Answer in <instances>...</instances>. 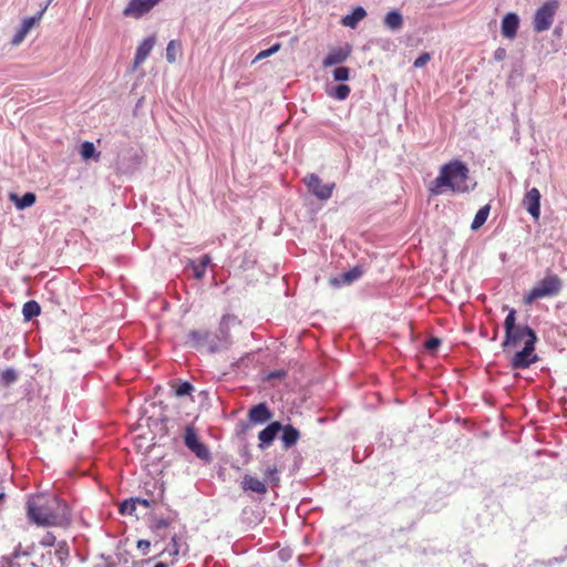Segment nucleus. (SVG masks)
<instances>
[{"instance_id": "f257e3e1", "label": "nucleus", "mask_w": 567, "mask_h": 567, "mask_svg": "<svg viewBox=\"0 0 567 567\" xmlns=\"http://www.w3.org/2000/svg\"><path fill=\"white\" fill-rule=\"evenodd\" d=\"M504 332L502 348L505 353L524 342V348L516 352L511 360L513 369H526L538 361V357L535 353L536 332L528 326L516 324L515 309H511L505 318Z\"/></svg>"}, {"instance_id": "f03ea898", "label": "nucleus", "mask_w": 567, "mask_h": 567, "mask_svg": "<svg viewBox=\"0 0 567 567\" xmlns=\"http://www.w3.org/2000/svg\"><path fill=\"white\" fill-rule=\"evenodd\" d=\"M29 518L41 526H64L69 523L68 506L54 495L38 494L28 499Z\"/></svg>"}, {"instance_id": "7ed1b4c3", "label": "nucleus", "mask_w": 567, "mask_h": 567, "mask_svg": "<svg viewBox=\"0 0 567 567\" xmlns=\"http://www.w3.org/2000/svg\"><path fill=\"white\" fill-rule=\"evenodd\" d=\"M468 178V167L458 159L451 161L441 166L437 177L429 186V193L431 196H439L447 190L457 194L467 193Z\"/></svg>"}, {"instance_id": "20e7f679", "label": "nucleus", "mask_w": 567, "mask_h": 567, "mask_svg": "<svg viewBox=\"0 0 567 567\" xmlns=\"http://www.w3.org/2000/svg\"><path fill=\"white\" fill-rule=\"evenodd\" d=\"M561 288V279L555 274H549L542 280L537 281L535 286L524 296V302L526 305H530L537 299L557 296Z\"/></svg>"}, {"instance_id": "39448f33", "label": "nucleus", "mask_w": 567, "mask_h": 567, "mask_svg": "<svg viewBox=\"0 0 567 567\" xmlns=\"http://www.w3.org/2000/svg\"><path fill=\"white\" fill-rule=\"evenodd\" d=\"M558 9V2L557 1H549L544 3L535 13L534 18V30L536 32H543L548 30L554 21V17L556 14V11Z\"/></svg>"}, {"instance_id": "423d86ee", "label": "nucleus", "mask_w": 567, "mask_h": 567, "mask_svg": "<svg viewBox=\"0 0 567 567\" xmlns=\"http://www.w3.org/2000/svg\"><path fill=\"white\" fill-rule=\"evenodd\" d=\"M309 192H311L320 200H327L332 196L336 184H322L316 174H309L303 178Z\"/></svg>"}, {"instance_id": "0eeeda50", "label": "nucleus", "mask_w": 567, "mask_h": 567, "mask_svg": "<svg viewBox=\"0 0 567 567\" xmlns=\"http://www.w3.org/2000/svg\"><path fill=\"white\" fill-rule=\"evenodd\" d=\"M236 317L231 315H225L221 317L218 328L217 341L208 344L209 352L219 351L223 348H226L230 343L229 336V323L235 321Z\"/></svg>"}, {"instance_id": "6e6552de", "label": "nucleus", "mask_w": 567, "mask_h": 567, "mask_svg": "<svg viewBox=\"0 0 567 567\" xmlns=\"http://www.w3.org/2000/svg\"><path fill=\"white\" fill-rule=\"evenodd\" d=\"M236 317L231 315H225L221 317L218 328L217 341L208 344L209 352L219 351L223 348H226L230 343L229 336V323L235 321Z\"/></svg>"}, {"instance_id": "1a4fd4ad", "label": "nucleus", "mask_w": 567, "mask_h": 567, "mask_svg": "<svg viewBox=\"0 0 567 567\" xmlns=\"http://www.w3.org/2000/svg\"><path fill=\"white\" fill-rule=\"evenodd\" d=\"M185 445L200 460H209V451L204 443H202L193 426H187L185 432Z\"/></svg>"}, {"instance_id": "9d476101", "label": "nucleus", "mask_w": 567, "mask_h": 567, "mask_svg": "<svg viewBox=\"0 0 567 567\" xmlns=\"http://www.w3.org/2000/svg\"><path fill=\"white\" fill-rule=\"evenodd\" d=\"M157 2L158 0H130L123 10V16L140 19L142 16L150 12Z\"/></svg>"}, {"instance_id": "9b49d317", "label": "nucleus", "mask_w": 567, "mask_h": 567, "mask_svg": "<svg viewBox=\"0 0 567 567\" xmlns=\"http://www.w3.org/2000/svg\"><path fill=\"white\" fill-rule=\"evenodd\" d=\"M540 193L536 187L529 189L523 199V206L537 220L540 216Z\"/></svg>"}, {"instance_id": "f8f14e48", "label": "nucleus", "mask_w": 567, "mask_h": 567, "mask_svg": "<svg viewBox=\"0 0 567 567\" xmlns=\"http://www.w3.org/2000/svg\"><path fill=\"white\" fill-rule=\"evenodd\" d=\"M156 44V37L150 35L143 40V42L137 47L134 61H133V70H137L143 62L147 59L154 45Z\"/></svg>"}, {"instance_id": "ddd939ff", "label": "nucleus", "mask_w": 567, "mask_h": 567, "mask_svg": "<svg viewBox=\"0 0 567 567\" xmlns=\"http://www.w3.org/2000/svg\"><path fill=\"white\" fill-rule=\"evenodd\" d=\"M183 546H186L187 545L185 544L184 539L182 536L177 535V534H174L171 539H169V543L162 549L161 555H167L169 557V564L171 565H174L177 559H178V556L181 554V549Z\"/></svg>"}, {"instance_id": "4468645a", "label": "nucleus", "mask_w": 567, "mask_h": 567, "mask_svg": "<svg viewBox=\"0 0 567 567\" xmlns=\"http://www.w3.org/2000/svg\"><path fill=\"white\" fill-rule=\"evenodd\" d=\"M44 10L45 8L42 11H40L38 16L25 18L22 21L20 28L17 30L16 34L12 38V45H19L24 40L30 30L41 20Z\"/></svg>"}, {"instance_id": "2eb2a0df", "label": "nucleus", "mask_w": 567, "mask_h": 567, "mask_svg": "<svg viewBox=\"0 0 567 567\" xmlns=\"http://www.w3.org/2000/svg\"><path fill=\"white\" fill-rule=\"evenodd\" d=\"M351 53V49L349 47L346 48H333L329 51L327 56L322 61V65L324 68H329L332 65L340 64L344 62Z\"/></svg>"}, {"instance_id": "dca6fc26", "label": "nucleus", "mask_w": 567, "mask_h": 567, "mask_svg": "<svg viewBox=\"0 0 567 567\" xmlns=\"http://www.w3.org/2000/svg\"><path fill=\"white\" fill-rule=\"evenodd\" d=\"M279 431H281V424L278 421L271 422L268 426L261 430L258 434V439L260 441L259 447L261 450L268 447L274 442Z\"/></svg>"}, {"instance_id": "f3484780", "label": "nucleus", "mask_w": 567, "mask_h": 567, "mask_svg": "<svg viewBox=\"0 0 567 567\" xmlns=\"http://www.w3.org/2000/svg\"><path fill=\"white\" fill-rule=\"evenodd\" d=\"M248 416L250 422L255 424H262L272 417V413L266 403H259L249 410Z\"/></svg>"}, {"instance_id": "a211bd4d", "label": "nucleus", "mask_w": 567, "mask_h": 567, "mask_svg": "<svg viewBox=\"0 0 567 567\" xmlns=\"http://www.w3.org/2000/svg\"><path fill=\"white\" fill-rule=\"evenodd\" d=\"M518 24V17L515 13H507L502 20V34L507 39H514Z\"/></svg>"}, {"instance_id": "6ab92c4d", "label": "nucleus", "mask_w": 567, "mask_h": 567, "mask_svg": "<svg viewBox=\"0 0 567 567\" xmlns=\"http://www.w3.org/2000/svg\"><path fill=\"white\" fill-rule=\"evenodd\" d=\"M363 274V270L361 267H354L351 270L343 272L339 277H333L330 279V284L333 287H340L341 285H350L357 279H359Z\"/></svg>"}, {"instance_id": "aec40b11", "label": "nucleus", "mask_w": 567, "mask_h": 567, "mask_svg": "<svg viewBox=\"0 0 567 567\" xmlns=\"http://www.w3.org/2000/svg\"><path fill=\"white\" fill-rule=\"evenodd\" d=\"M188 340L193 347L206 348L207 350L208 344L215 342V340L210 339V333L207 330H192L188 333Z\"/></svg>"}, {"instance_id": "412c9836", "label": "nucleus", "mask_w": 567, "mask_h": 567, "mask_svg": "<svg viewBox=\"0 0 567 567\" xmlns=\"http://www.w3.org/2000/svg\"><path fill=\"white\" fill-rule=\"evenodd\" d=\"M241 487L244 491H250L257 494H266L267 486L265 482L254 477L251 475H245L241 481Z\"/></svg>"}, {"instance_id": "4be33fe9", "label": "nucleus", "mask_w": 567, "mask_h": 567, "mask_svg": "<svg viewBox=\"0 0 567 567\" xmlns=\"http://www.w3.org/2000/svg\"><path fill=\"white\" fill-rule=\"evenodd\" d=\"M281 431H282L281 442H282V445L285 449H290L291 446L297 444V442L300 437V433L295 426H292L290 424L285 425V426L281 425Z\"/></svg>"}, {"instance_id": "5701e85b", "label": "nucleus", "mask_w": 567, "mask_h": 567, "mask_svg": "<svg viewBox=\"0 0 567 567\" xmlns=\"http://www.w3.org/2000/svg\"><path fill=\"white\" fill-rule=\"evenodd\" d=\"M212 262V258L208 255H204L199 258L198 262L190 261V266L194 270V277L198 280L205 277L206 268Z\"/></svg>"}, {"instance_id": "b1692460", "label": "nucleus", "mask_w": 567, "mask_h": 567, "mask_svg": "<svg viewBox=\"0 0 567 567\" xmlns=\"http://www.w3.org/2000/svg\"><path fill=\"white\" fill-rule=\"evenodd\" d=\"M365 16V10L362 7H358L352 11L351 14H348L342 19V24L350 28H355L358 22L363 20Z\"/></svg>"}, {"instance_id": "393cba45", "label": "nucleus", "mask_w": 567, "mask_h": 567, "mask_svg": "<svg viewBox=\"0 0 567 567\" xmlns=\"http://www.w3.org/2000/svg\"><path fill=\"white\" fill-rule=\"evenodd\" d=\"M384 24L391 30H399L403 25L402 14L396 11H390L384 18Z\"/></svg>"}, {"instance_id": "a878e982", "label": "nucleus", "mask_w": 567, "mask_h": 567, "mask_svg": "<svg viewBox=\"0 0 567 567\" xmlns=\"http://www.w3.org/2000/svg\"><path fill=\"white\" fill-rule=\"evenodd\" d=\"M489 210H491L489 205H485L478 209V212L476 213V215L472 221V225H471V228L473 230L481 228L485 224V221L489 215Z\"/></svg>"}, {"instance_id": "bb28decb", "label": "nucleus", "mask_w": 567, "mask_h": 567, "mask_svg": "<svg viewBox=\"0 0 567 567\" xmlns=\"http://www.w3.org/2000/svg\"><path fill=\"white\" fill-rule=\"evenodd\" d=\"M11 199L16 202V206L19 209H24L32 206L35 203L37 197L33 193H25L22 197H18L16 194H12Z\"/></svg>"}, {"instance_id": "cd10ccee", "label": "nucleus", "mask_w": 567, "mask_h": 567, "mask_svg": "<svg viewBox=\"0 0 567 567\" xmlns=\"http://www.w3.org/2000/svg\"><path fill=\"white\" fill-rule=\"evenodd\" d=\"M40 312V305L34 300H30L23 305L22 313L25 320H31L32 318L39 316Z\"/></svg>"}, {"instance_id": "c85d7f7f", "label": "nucleus", "mask_w": 567, "mask_h": 567, "mask_svg": "<svg viewBox=\"0 0 567 567\" xmlns=\"http://www.w3.org/2000/svg\"><path fill=\"white\" fill-rule=\"evenodd\" d=\"M171 523L172 519L155 518L151 525V529L158 539H164L162 532L166 529Z\"/></svg>"}, {"instance_id": "c756f323", "label": "nucleus", "mask_w": 567, "mask_h": 567, "mask_svg": "<svg viewBox=\"0 0 567 567\" xmlns=\"http://www.w3.org/2000/svg\"><path fill=\"white\" fill-rule=\"evenodd\" d=\"M181 43L176 40H171L166 48V60L168 63H175L177 54L181 52Z\"/></svg>"}, {"instance_id": "7c9ffc66", "label": "nucleus", "mask_w": 567, "mask_h": 567, "mask_svg": "<svg viewBox=\"0 0 567 567\" xmlns=\"http://www.w3.org/2000/svg\"><path fill=\"white\" fill-rule=\"evenodd\" d=\"M80 153H81V156L84 161H87L92 157H96L99 158L100 157V153L96 152L95 150V146L92 142H83L81 144V150H80Z\"/></svg>"}, {"instance_id": "2f4dec72", "label": "nucleus", "mask_w": 567, "mask_h": 567, "mask_svg": "<svg viewBox=\"0 0 567 567\" xmlns=\"http://www.w3.org/2000/svg\"><path fill=\"white\" fill-rule=\"evenodd\" d=\"M351 92V89L347 84H339L337 85L333 91H330L328 94L336 100L343 101L346 100Z\"/></svg>"}, {"instance_id": "473e14b6", "label": "nucleus", "mask_w": 567, "mask_h": 567, "mask_svg": "<svg viewBox=\"0 0 567 567\" xmlns=\"http://www.w3.org/2000/svg\"><path fill=\"white\" fill-rule=\"evenodd\" d=\"M17 379V372L13 369H7L0 373V385H10L16 382Z\"/></svg>"}, {"instance_id": "72a5a7b5", "label": "nucleus", "mask_w": 567, "mask_h": 567, "mask_svg": "<svg viewBox=\"0 0 567 567\" xmlns=\"http://www.w3.org/2000/svg\"><path fill=\"white\" fill-rule=\"evenodd\" d=\"M54 555L56 559L61 563V565H64L65 561L69 558V547L65 543H61L55 548Z\"/></svg>"}, {"instance_id": "f704fd0d", "label": "nucleus", "mask_w": 567, "mask_h": 567, "mask_svg": "<svg viewBox=\"0 0 567 567\" xmlns=\"http://www.w3.org/2000/svg\"><path fill=\"white\" fill-rule=\"evenodd\" d=\"M350 78V69L347 66H338L333 70V79L336 81H347Z\"/></svg>"}, {"instance_id": "c9c22d12", "label": "nucleus", "mask_w": 567, "mask_h": 567, "mask_svg": "<svg viewBox=\"0 0 567 567\" xmlns=\"http://www.w3.org/2000/svg\"><path fill=\"white\" fill-rule=\"evenodd\" d=\"M193 389H194V388H193V385H192L189 382L185 381V382L179 383V384L176 386V389H175V394H176L177 396L188 395V394H190V392L193 391Z\"/></svg>"}, {"instance_id": "e433bc0d", "label": "nucleus", "mask_w": 567, "mask_h": 567, "mask_svg": "<svg viewBox=\"0 0 567 567\" xmlns=\"http://www.w3.org/2000/svg\"><path fill=\"white\" fill-rule=\"evenodd\" d=\"M281 48V44L280 43H275L272 47H270L269 49L267 50H262L260 51L256 59L255 60H262V59H266L275 53H277Z\"/></svg>"}, {"instance_id": "4c0bfd02", "label": "nucleus", "mask_w": 567, "mask_h": 567, "mask_svg": "<svg viewBox=\"0 0 567 567\" xmlns=\"http://www.w3.org/2000/svg\"><path fill=\"white\" fill-rule=\"evenodd\" d=\"M136 509V502L135 501H124L121 505H120V512L121 514H128V515H132Z\"/></svg>"}, {"instance_id": "58836bf2", "label": "nucleus", "mask_w": 567, "mask_h": 567, "mask_svg": "<svg viewBox=\"0 0 567 567\" xmlns=\"http://www.w3.org/2000/svg\"><path fill=\"white\" fill-rule=\"evenodd\" d=\"M440 346H441V339H439L436 337H432V338L427 339L424 343V348L427 351H435Z\"/></svg>"}, {"instance_id": "ea45409f", "label": "nucleus", "mask_w": 567, "mask_h": 567, "mask_svg": "<svg viewBox=\"0 0 567 567\" xmlns=\"http://www.w3.org/2000/svg\"><path fill=\"white\" fill-rule=\"evenodd\" d=\"M431 60V55L427 52L422 53L413 63L414 68H423Z\"/></svg>"}, {"instance_id": "a19ab883", "label": "nucleus", "mask_w": 567, "mask_h": 567, "mask_svg": "<svg viewBox=\"0 0 567 567\" xmlns=\"http://www.w3.org/2000/svg\"><path fill=\"white\" fill-rule=\"evenodd\" d=\"M277 467L276 466H272V467H268L265 472V475L270 477L271 478V482L275 483V485H277L279 483V477L277 476Z\"/></svg>"}, {"instance_id": "79ce46f5", "label": "nucleus", "mask_w": 567, "mask_h": 567, "mask_svg": "<svg viewBox=\"0 0 567 567\" xmlns=\"http://www.w3.org/2000/svg\"><path fill=\"white\" fill-rule=\"evenodd\" d=\"M55 542V537L51 534V533H48L41 540V545L45 546V547H50V546H53Z\"/></svg>"}, {"instance_id": "37998d69", "label": "nucleus", "mask_w": 567, "mask_h": 567, "mask_svg": "<svg viewBox=\"0 0 567 567\" xmlns=\"http://www.w3.org/2000/svg\"><path fill=\"white\" fill-rule=\"evenodd\" d=\"M151 547V542L146 539H140L137 542V548L143 551V554H147L148 549Z\"/></svg>"}, {"instance_id": "c03bdc74", "label": "nucleus", "mask_w": 567, "mask_h": 567, "mask_svg": "<svg viewBox=\"0 0 567 567\" xmlns=\"http://www.w3.org/2000/svg\"><path fill=\"white\" fill-rule=\"evenodd\" d=\"M505 55H506V50H505V49H503V48H498V49L495 51V53H494V58H495L496 60H503V59L505 58Z\"/></svg>"}, {"instance_id": "a18cd8bd", "label": "nucleus", "mask_w": 567, "mask_h": 567, "mask_svg": "<svg viewBox=\"0 0 567 567\" xmlns=\"http://www.w3.org/2000/svg\"><path fill=\"white\" fill-rule=\"evenodd\" d=\"M0 567H13V561L8 557H1Z\"/></svg>"}, {"instance_id": "49530a36", "label": "nucleus", "mask_w": 567, "mask_h": 567, "mask_svg": "<svg viewBox=\"0 0 567 567\" xmlns=\"http://www.w3.org/2000/svg\"><path fill=\"white\" fill-rule=\"evenodd\" d=\"M169 565H171L169 563L159 561L154 567H169Z\"/></svg>"}, {"instance_id": "de8ad7c7", "label": "nucleus", "mask_w": 567, "mask_h": 567, "mask_svg": "<svg viewBox=\"0 0 567 567\" xmlns=\"http://www.w3.org/2000/svg\"><path fill=\"white\" fill-rule=\"evenodd\" d=\"M137 502H140L141 504H143L146 507L150 505L147 499H142V501L137 499Z\"/></svg>"}, {"instance_id": "09e8293b", "label": "nucleus", "mask_w": 567, "mask_h": 567, "mask_svg": "<svg viewBox=\"0 0 567 567\" xmlns=\"http://www.w3.org/2000/svg\"><path fill=\"white\" fill-rule=\"evenodd\" d=\"M6 495L4 493H0V503L4 499Z\"/></svg>"}]
</instances>
